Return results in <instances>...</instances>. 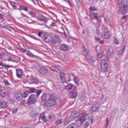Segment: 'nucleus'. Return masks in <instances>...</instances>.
Returning <instances> with one entry per match:
<instances>
[{"label":"nucleus","mask_w":128,"mask_h":128,"mask_svg":"<svg viewBox=\"0 0 128 128\" xmlns=\"http://www.w3.org/2000/svg\"><path fill=\"white\" fill-rule=\"evenodd\" d=\"M82 116H83L85 118V117L88 116V114L86 112H82Z\"/></svg>","instance_id":"nucleus-43"},{"label":"nucleus","mask_w":128,"mask_h":128,"mask_svg":"<svg viewBox=\"0 0 128 128\" xmlns=\"http://www.w3.org/2000/svg\"><path fill=\"white\" fill-rule=\"evenodd\" d=\"M64 1L66 2H68V4L70 5L71 4L70 2L68 0H64Z\"/></svg>","instance_id":"nucleus-57"},{"label":"nucleus","mask_w":128,"mask_h":128,"mask_svg":"<svg viewBox=\"0 0 128 128\" xmlns=\"http://www.w3.org/2000/svg\"><path fill=\"white\" fill-rule=\"evenodd\" d=\"M56 26L55 22H52L51 24L50 25V26Z\"/></svg>","instance_id":"nucleus-54"},{"label":"nucleus","mask_w":128,"mask_h":128,"mask_svg":"<svg viewBox=\"0 0 128 128\" xmlns=\"http://www.w3.org/2000/svg\"><path fill=\"white\" fill-rule=\"evenodd\" d=\"M3 15L0 13V18L2 19L3 18Z\"/></svg>","instance_id":"nucleus-64"},{"label":"nucleus","mask_w":128,"mask_h":128,"mask_svg":"<svg viewBox=\"0 0 128 128\" xmlns=\"http://www.w3.org/2000/svg\"><path fill=\"white\" fill-rule=\"evenodd\" d=\"M47 18L42 15H40V25H44L47 22Z\"/></svg>","instance_id":"nucleus-14"},{"label":"nucleus","mask_w":128,"mask_h":128,"mask_svg":"<svg viewBox=\"0 0 128 128\" xmlns=\"http://www.w3.org/2000/svg\"><path fill=\"white\" fill-rule=\"evenodd\" d=\"M29 94V91H28L26 90V92H24L22 94V97H24V98L26 97Z\"/></svg>","instance_id":"nucleus-34"},{"label":"nucleus","mask_w":128,"mask_h":128,"mask_svg":"<svg viewBox=\"0 0 128 128\" xmlns=\"http://www.w3.org/2000/svg\"><path fill=\"white\" fill-rule=\"evenodd\" d=\"M27 54L28 56L30 57H32L33 58H39V57L38 56L34 55L29 50L28 51Z\"/></svg>","instance_id":"nucleus-26"},{"label":"nucleus","mask_w":128,"mask_h":128,"mask_svg":"<svg viewBox=\"0 0 128 128\" xmlns=\"http://www.w3.org/2000/svg\"><path fill=\"white\" fill-rule=\"evenodd\" d=\"M16 74L17 77L21 79L23 76V72L22 70L20 68H18L16 69Z\"/></svg>","instance_id":"nucleus-11"},{"label":"nucleus","mask_w":128,"mask_h":128,"mask_svg":"<svg viewBox=\"0 0 128 128\" xmlns=\"http://www.w3.org/2000/svg\"><path fill=\"white\" fill-rule=\"evenodd\" d=\"M128 10V5H121L120 6L119 9L118 10L119 13H122V14H126Z\"/></svg>","instance_id":"nucleus-3"},{"label":"nucleus","mask_w":128,"mask_h":128,"mask_svg":"<svg viewBox=\"0 0 128 128\" xmlns=\"http://www.w3.org/2000/svg\"><path fill=\"white\" fill-rule=\"evenodd\" d=\"M95 39H96V40L97 41H99L100 40V39L99 38H98L97 37H95Z\"/></svg>","instance_id":"nucleus-63"},{"label":"nucleus","mask_w":128,"mask_h":128,"mask_svg":"<svg viewBox=\"0 0 128 128\" xmlns=\"http://www.w3.org/2000/svg\"><path fill=\"white\" fill-rule=\"evenodd\" d=\"M48 117L49 120L51 121L52 120V116H48Z\"/></svg>","instance_id":"nucleus-59"},{"label":"nucleus","mask_w":128,"mask_h":128,"mask_svg":"<svg viewBox=\"0 0 128 128\" xmlns=\"http://www.w3.org/2000/svg\"><path fill=\"white\" fill-rule=\"evenodd\" d=\"M6 56V54L3 52H2L0 54V59H4Z\"/></svg>","instance_id":"nucleus-33"},{"label":"nucleus","mask_w":128,"mask_h":128,"mask_svg":"<svg viewBox=\"0 0 128 128\" xmlns=\"http://www.w3.org/2000/svg\"><path fill=\"white\" fill-rule=\"evenodd\" d=\"M59 49L64 52L68 51L69 50L68 46L65 44H61L59 46Z\"/></svg>","instance_id":"nucleus-9"},{"label":"nucleus","mask_w":128,"mask_h":128,"mask_svg":"<svg viewBox=\"0 0 128 128\" xmlns=\"http://www.w3.org/2000/svg\"><path fill=\"white\" fill-rule=\"evenodd\" d=\"M32 80L33 83L36 84H38L39 82V80L37 78H34Z\"/></svg>","instance_id":"nucleus-41"},{"label":"nucleus","mask_w":128,"mask_h":128,"mask_svg":"<svg viewBox=\"0 0 128 128\" xmlns=\"http://www.w3.org/2000/svg\"><path fill=\"white\" fill-rule=\"evenodd\" d=\"M78 126L75 123H72L69 125L67 128H78Z\"/></svg>","instance_id":"nucleus-27"},{"label":"nucleus","mask_w":128,"mask_h":128,"mask_svg":"<svg viewBox=\"0 0 128 128\" xmlns=\"http://www.w3.org/2000/svg\"><path fill=\"white\" fill-rule=\"evenodd\" d=\"M108 120H109V119L108 118H106V125H105V127L106 128L108 126V123H109Z\"/></svg>","instance_id":"nucleus-47"},{"label":"nucleus","mask_w":128,"mask_h":128,"mask_svg":"<svg viewBox=\"0 0 128 128\" xmlns=\"http://www.w3.org/2000/svg\"><path fill=\"white\" fill-rule=\"evenodd\" d=\"M65 74L62 72L60 73V78L63 82H66L65 81H66V78L65 77Z\"/></svg>","instance_id":"nucleus-19"},{"label":"nucleus","mask_w":128,"mask_h":128,"mask_svg":"<svg viewBox=\"0 0 128 128\" xmlns=\"http://www.w3.org/2000/svg\"><path fill=\"white\" fill-rule=\"evenodd\" d=\"M108 54L109 55L113 54H114V49L112 47L110 46L108 48Z\"/></svg>","instance_id":"nucleus-25"},{"label":"nucleus","mask_w":128,"mask_h":128,"mask_svg":"<svg viewBox=\"0 0 128 128\" xmlns=\"http://www.w3.org/2000/svg\"><path fill=\"white\" fill-rule=\"evenodd\" d=\"M8 89L3 88L0 90V95L2 97H5L8 96L10 94Z\"/></svg>","instance_id":"nucleus-6"},{"label":"nucleus","mask_w":128,"mask_h":128,"mask_svg":"<svg viewBox=\"0 0 128 128\" xmlns=\"http://www.w3.org/2000/svg\"><path fill=\"white\" fill-rule=\"evenodd\" d=\"M42 38L46 42L48 43L50 42L52 40L53 36L51 34H46L44 35Z\"/></svg>","instance_id":"nucleus-4"},{"label":"nucleus","mask_w":128,"mask_h":128,"mask_svg":"<svg viewBox=\"0 0 128 128\" xmlns=\"http://www.w3.org/2000/svg\"><path fill=\"white\" fill-rule=\"evenodd\" d=\"M71 88V90H74L76 88V87L75 86L72 84V87Z\"/></svg>","instance_id":"nucleus-55"},{"label":"nucleus","mask_w":128,"mask_h":128,"mask_svg":"<svg viewBox=\"0 0 128 128\" xmlns=\"http://www.w3.org/2000/svg\"><path fill=\"white\" fill-rule=\"evenodd\" d=\"M22 16L25 17H26V18H27L28 19L29 18V17H28L27 16H26V15L24 14H23L22 13Z\"/></svg>","instance_id":"nucleus-56"},{"label":"nucleus","mask_w":128,"mask_h":128,"mask_svg":"<svg viewBox=\"0 0 128 128\" xmlns=\"http://www.w3.org/2000/svg\"><path fill=\"white\" fill-rule=\"evenodd\" d=\"M29 93H32L33 92H35L37 93V96L38 97L40 94V90H36L35 89L33 88H29Z\"/></svg>","instance_id":"nucleus-16"},{"label":"nucleus","mask_w":128,"mask_h":128,"mask_svg":"<svg viewBox=\"0 0 128 128\" xmlns=\"http://www.w3.org/2000/svg\"><path fill=\"white\" fill-rule=\"evenodd\" d=\"M114 43L116 44H119V42L118 41L117 39L116 38H115L114 40Z\"/></svg>","instance_id":"nucleus-52"},{"label":"nucleus","mask_w":128,"mask_h":128,"mask_svg":"<svg viewBox=\"0 0 128 128\" xmlns=\"http://www.w3.org/2000/svg\"><path fill=\"white\" fill-rule=\"evenodd\" d=\"M96 58L94 56L91 57L89 60V62L90 63L94 62L96 61Z\"/></svg>","instance_id":"nucleus-31"},{"label":"nucleus","mask_w":128,"mask_h":128,"mask_svg":"<svg viewBox=\"0 0 128 128\" xmlns=\"http://www.w3.org/2000/svg\"><path fill=\"white\" fill-rule=\"evenodd\" d=\"M74 80L75 83H76V84L78 86V84L79 82V79L78 77L77 76L74 77Z\"/></svg>","instance_id":"nucleus-36"},{"label":"nucleus","mask_w":128,"mask_h":128,"mask_svg":"<svg viewBox=\"0 0 128 128\" xmlns=\"http://www.w3.org/2000/svg\"><path fill=\"white\" fill-rule=\"evenodd\" d=\"M111 36V33L110 31L107 30L104 32L102 34V36L104 39H108L110 38Z\"/></svg>","instance_id":"nucleus-8"},{"label":"nucleus","mask_w":128,"mask_h":128,"mask_svg":"<svg viewBox=\"0 0 128 128\" xmlns=\"http://www.w3.org/2000/svg\"><path fill=\"white\" fill-rule=\"evenodd\" d=\"M48 99L44 103L46 106H53L56 104L55 97L52 94L48 96Z\"/></svg>","instance_id":"nucleus-1"},{"label":"nucleus","mask_w":128,"mask_h":128,"mask_svg":"<svg viewBox=\"0 0 128 128\" xmlns=\"http://www.w3.org/2000/svg\"><path fill=\"white\" fill-rule=\"evenodd\" d=\"M47 69L44 67H41L40 68V73L45 74L48 72Z\"/></svg>","instance_id":"nucleus-28"},{"label":"nucleus","mask_w":128,"mask_h":128,"mask_svg":"<svg viewBox=\"0 0 128 128\" xmlns=\"http://www.w3.org/2000/svg\"><path fill=\"white\" fill-rule=\"evenodd\" d=\"M108 64H101V68L102 71L104 72H106L108 70Z\"/></svg>","instance_id":"nucleus-15"},{"label":"nucleus","mask_w":128,"mask_h":128,"mask_svg":"<svg viewBox=\"0 0 128 128\" xmlns=\"http://www.w3.org/2000/svg\"><path fill=\"white\" fill-rule=\"evenodd\" d=\"M37 98L36 96L34 94H32L29 96L26 104H28V107H32V104H34L36 102Z\"/></svg>","instance_id":"nucleus-2"},{"label":"nucleus","mask_w":128,"mask_h":128,"mask_svg":"<svg viewBox=\"0 0 128 128\" xmlns=\"http://www.w3.org/2000/svg\"><path fill=\"white\" fill-rule=\"evenodd\" d=\"M97 56V57L99 58H102V54H98Z\"/></svg>","instance_id":"nucleus-51"},{"label":"nucleus","mask_w":128,"mask_h":128,"mask_svg":"<svg viewBox=\"0 0 128 128\" xmlns=\"http://www.w3.org/2000/svg\"><path fill=\"white\" fill-rule=\"evenodd\" d=\"M18 108H16L12 110V113L14 114H16Z\"/></svg>","instance_id":"nucleus-45"},{"label":"nucleus","mask_w":128,"mask_h":128,"mask_svg":"<svg viewBox=\"0 0 128 128\" xmlns=\"http://www.w3.org/2000/svg\"><path fill=\"white\" fill-rule=\"evenodd\" d=\"M72 120H71L70 118H68L66 119L65 121L64 124V125H66L68 124L70 122H71Z\"/></svg>","instance_id":"nucleus-32"},{"label":"nucleus","mask_w":128,"mask_h":128,"mask_svg":"<svg viewBox=\"0 0 128 128\" xmlns=\"http://www.w3.org/2000/svg\"><path fill=\"white\" fill-rule=\"evenodd\" d=\"M97 14L94 12H92L90 14V17L93 19H96L98 22L100 19V18L98 17Z\"/></svg>","instance_id":"nucleus-13"},{"label":"nucleus","mask_w":128,"mask_h":128,"mask_svg":"<svg viewBox=\"0 0 128 128\" xmlns=\"http://www.w3.org/2000/svg\"><path fill=\"white\" fill-rule=\"evenodd\" d=\"M2 72L7 74H8V68L5 67H4V68L3 69Z\"/></svg>","instance_id":"nucleus-37"},{"label":"nucleus","mask_w":128,"mask_h":128,"mask_svg":"<svg viewBox=\"0 0 128 128\" xmlns=\"http://www.w3.org/2000/svg\"><path fill=\"white\" fill-rule=\"evenodd\" d=\"M82 51L83 52H85L87 51V50L85 48V46H83L82 47Z\"/></svg>","instance_id":"nucleus-46"},{"label":"nucleus","mask_w":128,"mask_h":128,"mask_svg":"<svg viewBox=\"0 0 128 128\" xmlns=\"http://www.w3.org/2000/svg\"><path fill=\"white\" fill-rule=\"evenodd\" d=\"M107 61V60L106 59L102 60L101 61V64H102V63L104 64H108L106 63Z\"/></svg>","instance_id":"nucleus-50"},{"label":"nucleus","mask_w":128,"mask_h":128,"mask_svg":"<svg viewBox=\"0 0 128 128\" xmlns=\"http://www.w3.org/2000/svg\"><path fill=\"white\" fill-rule=\"evenodd\" d=\"M15 96L16 99L18 101H20L22 98V96L20 93H16Z\"/></svg>","instance_id":"nucleus-17"},{"label":"nucleus","mask_w":128,"mask_h":128,"mask_svg":"<svg viewBox=\"0 0 128 128\" xmlns=\"http://www.w3.org/2000/svg\"><path fill=\"white\" fill-rule=\"evenodd\" d=\"M126 45L124 44L122 45V50H120L119 51L120 52H121V54H120L121 55V54L122 55L125 49V47Z\"/></svg>","instance_id":"nucleus-35"},{"label":"nucleus","mask_w":128,"mask_h":128,"mask_svg":"<svg viewBox=\"0 0 128 128\" xmlns=\"http://www.w3.org/2000/svg\"><path fill=\"white\" fill-rule=\"evenodd\" d=\"M20 7L21 10H24L26 11H28V8L23 6L20 5Z\"/></svg>","instance_id":"nucleus-39"},{"label":"nucleus","mask_w":128,"mask_h":128,"mask_svg":"<svg viewBox=\"0 0 128 128\" xmlns=\"http://www.w3.org/2000/svg\"><path fill=\"white\" fill-rule=\"evenodd\" d=\"M100 107V103L96 102L93 104L90 110V112L91 113H92L98 110Z\"/></svg>","instance_id":"nucleus-5"},{"label":"nucleus","mask_w":128,"mask_h":128,"mask_svg":"<svg viewBox=\"0 0 128 128\" xmlns=\"http://www.w3.org/2000/svg\"><path fill=\"white\" fill-rule=\"evenodd\" d=\"M62 122V120L59 119L57 120L55 122V124L57 125L60 124Z\"/></svg>","instance_id":"nucleus-40"},{"label":"nucleus","mask_w":128,"mask_h":128,"mask_svg":"<svg viewBox=\"0 0 128 128\" xmlns=\"http://www.w3.org/2000/svg\"><path fill=\"white\" fill-rule=\"evenodd\" d=\"M26 102L25 100H23L21 102V104L22 105H24L25 104Z\"/></svg>","instance_id":"nucleus-53"},{"label":"nucleus","mask_w":128,"mask_h":128,"mask_svg":"<svg viewBox=\"0 0 128 128\" xmlns=\"http://www.w3.org/2000/svg\"><path fill=\"white\" fill-rule=\"evenodd\" d=\"M50 68L53 71L57 72L60 70L59 68L58 67L54 65L52 66Z\"/></svg>","instance_id":"nucleus-22"},{"label":"nucleus","mask_w":128,"mask_h":128,"mask_svg":"<svg viewBox=\"0 0 128 128\" xmlns=\"http://www.w3.org/2000/svg\"><path fill=\"white\" fill-rule=\"evenodd\" d=\"M4 82L6 86H8L10 84L9 82L7 80H4Z\"/></svg>","instance_id":"nucleus-49"},{"label":"nucleus","mask_w":128,"mask_h":128,"mask_svg":"<svg viewBox=\"0 0 128 128\" xmlns=\"http://www.w3.org/2000/svg\"><path fill=\"white\" fill-rule=\"evenodd\" d=\"M119 4L120 5L124 4V5H128V0H122L121 2H118Z\"/></svg>","instance_id":"nucleus-30"},{"label":"nucleus","mask_w":128,"mask_h":128,"mask_svg":"<svg viewBox=\"0 0 128 128\" xmlns=\"http://www.w3.org/2000/svg\"><path fill=\"white\" fill-rule=\"evenodd\" d=\"M102 100L101 101V103L102 104H104V103L106 102L107 100V98L106 97L104 98H102Z\"/></svg>","instance_id":"nucleus-42"},{"label":"nucleus","mask_w":128,"mask_h":128,"mask_svg":"<svg viewBox=\"0 0 128 128\" xmlns=\"http://www.w3.org/2000/svg\"><path fill=\"white\" fill-rule=\"evenodd\" d=\"M86 120V118L84 117L80 116L76 120V122L77 124H79L80 125H81Z\"/></svg>","instance_id":"nucleus-12"},{"label":"nucleus","mask_w":128,"mask_h":128,"mask_svg":"<svg viewBox=\"0 0 128 128\" xmlns=\"http://www.w3.org/2000/svg\"><path fill=\"white\" fill-rule=\"evenodd\" d=\"M52 94H44L42 96V100L43 101H45L47 100L48 99V96L51 95Z\"/></svg>","instance_id":"nucleus-18"},{"label":"nucleus","mask_w":128,"mask_h":128,"mask_svg":"<svg viewBox=\"0 0 128 128\" xmlns=\"http://www.w3.org/2000/svg\"><path fill=\"white\" fill-rule=\"evenodd\" d=\"M78 95L77 92L72 90L69 92L68 95L70 98H75Z\"/></svg>","instance_id":"nucleus-10"},{"label":"nucleus","mask_w":128,"mask_h":128,"mask_svg":"<svg viewBox=\"0 0 128 128\" xmlns=\"http://www.w3.org/2000/svg\"><path fill=\"white\" fill-rule=\"evenodd\" d=\"M1 9L2 10H4L6 11L7 12H8V10H7L6 9V8H1Z\"/></svg>","instance_id":"nucleus-61"},{"label":"nucleus","mask_w":128,"mask_h":128,"mask_svg":"<svg viewBox=\"0 0 128 128\" xmlns=\"http://www.w3.org/2000/svg\"><path fill=\"white\" fill-rule=\"evenodd\" d=\"M3 66H4V67H6L7 68H8V67L10 68V66L9 65H3Z\"/></svg>","instance_id":"nucleus-62"},{"label":"nucleus","mask_w":128,"mask_h":128,"mask_svg":"<svg viewBox=\"0 0 128 128\" xmlns=\"http://www.w3.org/2000/svg\"><path fill=\"white\" fill-rule=\"evenodd\" d=\"M127 15H125L124 16H123L122 18V19H126L127 18Z\"/></svg>","instance_id":"nucleus-60"},{"label":"nucleus","mask_w":128,"mask_h":128,"mask_svg":"<svg viewBox=\"0 0 128 128\" xmlns=\"http://www.w3.org/2000/svg\"><path fill=\"white\" fill-rule=\"evenodd\" d=\"M7 106L6 102L4 101H1L0 103V106L2 108H5Z\"/></svg>","instance_id":"nucleus-23"},{"label":"nucleus","mask_w":128,"mask_h":128,"mask_svg":"<svg viewBox=\"0 0 128 128\" xmlns=\"http://www.w3.org/2000/svg\"><path fill=\"white\" fill-rule=\"evenodd\" d=\"M44 113H43L40 114V118H41L44 122H47L48 120L46 118V117L44 115Z\"/></svg>","instance_id":"nucleus-29"},{"label":"nucleus","mask_w":128,"mask_h":128,"mask_svg":"<svg viewBox=\"0 0 128 128\" xmlns=\"http://www.w3.org/2000/svg\"><path fill=\"white\" fill-rule=\"evenodd\" d=\"M104 20L106 22H109V20L108 18H104Z\"/></svg>","instance_id":"nucleus-58"},{"label":"nucleus","mask_w":128,"mask_h":128,"mask_svg":"<svg viewBox=\"0 0 128 128\" xmlns=\"http://www.w3.org/2000/svg\"><path fill=\"white\" fill-rule=\"evenodd\" d=\"M80 113L77 111H74L72 112L69 118L72 120L77 118Z\"/></svg>","instance_id":"nucleus-7"},{"label":"nucleus","mask_w":128,"mask_h":128,"mask_svg":"<svg viewBox=\"0 0 128 128\" xmlns=\"http://www.w3.org/2000/svg\"><path fill=\"white\" fill-rule=\"evenodd\" d=\"M54 39L52 41V42L54 44H56L59 42L60 38L57 35H55L54 36Z\"/></svg>","instance_id":"nucleus-21"},{"label":"nucleus","mask_w":128,"mask_h":128,"mask_svg":"<svg viewBox=\"0 0 128 128\" xmlns=\"http://www.w3.org/2000/svg\"><path fill=\"white\" fill-rule=\"evenodd\" d=\"M10 4L12 6L14 9H19L20 8H18V6H19V4H18L17 3L12 2H10Z\"/></svg>","instance_id":"nucleus-20"},{"label":"nucleus","mask_w":128,"mask_h":128,"mask_svg":"<svg viewBox=\"0 0 128 128\" xmlns=\"http://www.w3.org/2000/svg\"><path fill=\"white\" fill-rule=\"evenodd\" d=\"M72 87V84H69L66 86V88L67 90H70L71 89Z\"/></svg>","instance_id":"nucleus-44"},{"label":"nucleus","mask_w":128,"mask_h":128,"mask_svg":"<svg viewBox=\"0 0 128 128\" xmlns=\"http://www.w3.org/2000/svg\"><path fill=\"white\" fill-rule=\"evenodd\" d=\"M90 11H95L96 10V9L94 8V7L91 6L90 8Z\"/></svg>","instance_id":"nucleus-48"},{"label":"nucleus","mask_w":128,"mask_h":128,"mask_svg":"<svg viewBox=\"0 0 128 128\" xmlns=\"http://www.w3.org/2000/svg\"><path fill=\"white\" fill-rule=\"evenodd\" d=\"M39 114L34 111H32L30 113V115L31 117L34 118L38 115Z\"/></svg>","instance_id":"nucleus-24"},{"label":"nucleus","mask_w":128,"mask_h":128,"mask_svg":"<svg viewBox=\"0 0 128 128\" xmlns=\"http://www.w3.org/2000/svg\"><path fill=\"white\" fill-rule=\"evenodd\" d=\"M90 125V124L88 122H86L83 125L84 128H88V127Z\"/></svg>","instance_id":"nucleus-38"}]
</instances>
